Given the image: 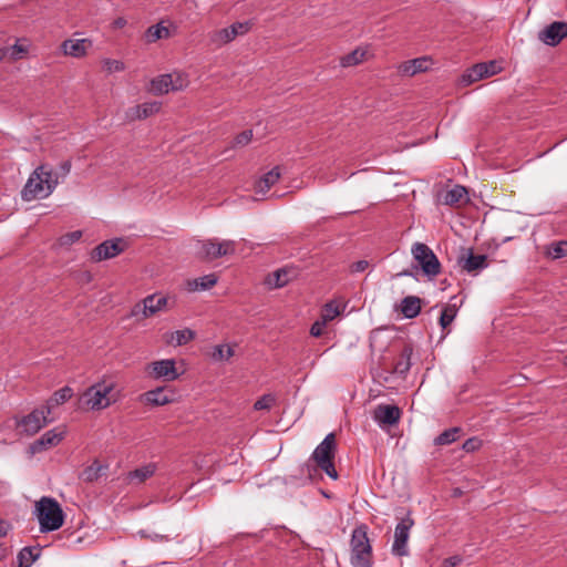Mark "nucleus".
Segmentation results:
<instances>
[{
	"label": "nucleus",
	"mask_w": 567,
	"mask_h": 567,
	"mask_svg": "<svg viewBox=\"0 0 567 567\" xmlns=\"http://www.w3.org/2000/svg\"><path fill=\"white\" fill-rule=\"evenodd\" d=\"M337 453L336 434L329 433L323 441L315 449L309 461L305 464L308 476L312 477V471L316 467L323 471L330 478L337 480L339 477L334 466V458Z\"/></svg>",
	"instance_id": "f257e3e1"
},
{
	"label": "nucleus",
	"mask_w": 567,
	"mask_h": 567,
	"mask_svg": "<svg viewBox=\"0 0 567 567\" xmlns=\"http://www.w3.org/2000/svg\"><path fill=\"white\" fill-rule=\"evenodd\" d=\"M58 185V176L48 164H42L30 175L22 189V198L30 202L49 196Z\"/></svg>",
	"instance_id": "f03ea898"
},
{
	"label": "nucleus",
	"mask_w": 567,
	"mask_h": 567,
	"mask_svg": "<svg viewBox=\"0 0 567 567\" xmlns=\"http://www.w3.org/2000/svg\"><path fill=\"white\" fill-rule=\"evenodd\" d=\"M365 524L358 525L350 538V563L352 567H373V550Z\"/></svg>",
	"instance_id": "7ed1b4c3"
},
{
	"label": "nucleus",
	"mask_w": 567,
	"mask_h": 567,
	"mask_svg": "<svg viewBox=\"0 0 567 567\" xmlns=\"http://www.w3.org/2000/svg\"><path fill=\"white\" fill-rule=\"evenodd\" d=\"M35 514L42 533L58 530L64 524V513L55 498L41 497L35 503Z\"/></svg>",
	"instance_id": "20e7f679"
},
{
	"label": "nucleus",
	"mask_w": 567,
	"mask_h": 567,
	"mask_svg": "<svg viewBox=\"0 0 567 567\" xmlns=\"http://www.w3.org/2000/svg\"><path fill=\"white\" fill-rule=\"evenodd\" d=\"M113 382H97L91 385L80 398V406L85 410L100 411L116 402Z\"/></svg>",
	"instance_id": "39448f33"
},
{
	"label": "nucleus",
	"mask_w": 567,
	"mask_h": 567,
	"mask_svg": "<svg viewBox=\"0 0 567 567\" xmlns=\"http://www.w3.org/2000/svg\"><path fill=\"white\" fill-rule=\"evenodd\" d=\"M412 255L424 275L430 278L436 277L441 272V262L433 250L423 243H415L412 246Z\"/></svg>",
	"instance_id": "423d86ee"
},
{
	"label": "nucleus",
	"mask_w": 567,
	"mask_h": 567,
	"mask_svg": "<svg viewBox=\"0 0 567 567\" xmlns=\"http://www.w3.org/2000/svg\"><path fill=\"white\" fill-rule=\"evenodd\" d=\"M168 298L159 293H153L145 297L141 302L133 306L131 310L132 317L143 315V318H148L157 312L167 309Z\"/></svg>",
	"instance_id": "0eeeda50"
},
{
	"label": "nucleus",
	"mask_w": 567,
	"mask_h": 567,
	"mask_svg": "<svg viewBox=\"0 0 567 567\" xmlns=\"http://www.w3.org/2000/svg\"><path fill=\"white\" fill-rule=\"evenodd\" d=\"M414 525V519L410 515L402 518L394 530V540L392 545V554L399 557L406 556L409 554L408 540L410 537V530Z\"/></svg>",
	"instance_id": "6e6552de"
},
{
	"label": "nucleus",
	"mask_w": 567,
	"mask_h": 567,
	"mask_svg": "<svg viewBox=\"0 0 567 567\" xmlns=\"http://www.w3.org/2000/svg\"><path fill=\"white\" fill-rule=\"evenodd\" d=\"M126 247L127 244L123 238L105 240L91 251V260L100 262L102 260L114 258L122 254Z\"/></svg>",
	"instance_id": "1a4fd4ad"
},
{
	"label": "nucleus",
	"mask_w": 567,
	"mask_h": 567,
	"mask_svg": "<svg viewBox=\"0 0 567 567\" xmlns=\"http://www.w3.org/2000/svg\"><path fill=\"white\" fill-rule=\"evenodd\" d=\"M146 372L154 380L175 381L179 378L174 359H163L147 364Z\"/></svg>",
	"instance_id": "9d476101"
},
{
	"label": "nucleus",
	"mask_w": 567,
	"mask_h": 567,
	"mask_svg": "<svg viewBox=\"0 0 567 567\" xmlns=\"http://www.w3.org/2000/svg\"><path fill=\"white\" fill-rule=\"evenodd\" d=\"M48 415L49 414H47L44 406L41 409H34L28 415H24L20 421H18L17 426L21 427L22 432L27 435H34L50 422Z\"/></svg>",
	"instance_id": "9b49d317"
},
{
	"label": "nucleus",
	"mask_w": 567,
	"mask_h": 567,
	"mask_svg": "<svg viewBox=\"0 0 567 567\" xmlns=\"http://www.w3.org/2000/svg\"><path fill=\"white\" fill-rule=\"evenodd\" d=\"M457 265L463 271L476 275L488 266L487 256L475 255L472 248H462L457 257Z\"/></svg>",
	"instance_id": "f8f14e48"
},
{
	"label": "nucleus",
	"mask_w": 567,
	"mask_h": 567,
	"mask_svg": "<svg viewBox=\"0 0 567 567\" xmlns=\"http://www.w3.org/2000/svg\"><path fill=\"white\" fill-rule=\"evenodd\" d=\"M93 47V41L89 38L66 39L61 45V52L65 56L82 59L85 58Z\"/></svg>",
	"instance_id": "ddd939ff"
},
{
	"label": "nucleus",
	"mask_w": 567,
	"mask_h": 567,
	"mask_svg": "<svg viewBox=\"0 0 567 567\" xmlns=\"http://www.w3.org/2000/svg\"><path fill=\"white\" fill-rule=\"evenodd\" d=\"M567 38V22L555 21L538 33V39L547 45L555 47Z\"/></svg>",
	"instance_id": "4468645a"
},
{
	"label": "nucleus",
	"mask_w": 567,
	"mask_h": 567,
	"mask_svg": "<svg viewBox=\"0 0 567 567\" xmlns=\"http://www.w3.org/2000/svg\"><path fill=\"white\" fill-rule=\"evenodd\" d=\"M402 411L396 405L379 404L373 411V419L380 425H395L399 423Z\"/></svg>",
	"instance_id": "2eb2a0df"
},
{
	"label": "nucleus",
	"mask_w": 567,
	"mask_h": 567,
	"mask_svg": "<svg viewBox=\"0 0 567 567\" xmlns=\"http://www.w3.org/2000/svg\"><path fill=\"white\" fill-rule=\"evenodd\" d=\"M432 65L433 61L430 56H421L402 62L398 66V72L403 76H414L429 71Z\"/></svg>",
	"instance_id": "dca6fc26"
},
{
	"label": "nucleus",
	"mask_w": 567,
	"mask_h": 567,
	"mask_svg": "<svg viewBox=\"0 0 567 567\" xmlns=\"http://www.w3.org/2000/svg\"><path fill=\"white\" fill-rule=\"evenodd\" d=\"M162 104L159 102H147L134 105L125 111L124 118L127 122L147 118L159 112Z\"/></svg>",
	"instance_id": "f3484780"
},
{
	"label": "nucleus",
	"mask_w": 567,
	"mask_h": 567,
	"mask_svg": "<svg viewBox=\"0 0 567 567\" xmlns=\"http://www.w3.org/2000/svg\"><path fill=\"white\" fill-rule=\"evenodd\" d=\"M64 437V432H58L56 429L47 431L39 440L31 445L33 452H41L48 447L58 445Z\"/></svg>",
	"instance_id": "a211bd4d"
},
{
	"label": "nucleus",
	"mask_w": 567,
	"mask_h": 567,
	"mask_svg": "<svg viewBox=\"0 0 567 567\" xmlns=\"http://www.w3.org/2000/svg\"><path fill=\"white\" fill-rule=\"evenodd\" d=\"M173 394L174 393L172 391H167L166 388L159 386L145 392L143 398L147 404L159 406L173 402Z\"/></svg>",
	"instance_id": "6ab92c4d"
},
{
	"label": "nucleus",
	"mask_w": 567,
	"mask_h": 567,
	"mask_svg": "<svg viewBox=\"0 0 567 567\" xmlns=\"http://www.w3.org/2000/svg\"><path fill=\"white\" fill-rule=\"evenodd\" d=\"M217 239L198 240L196 245V256L203 261H213L220 258V254L216 250Z\"/></svg>",
	"instance_id": "aec40b11"
},
{
	"label": "nucleus",
	"mask_w": 567,
	"mask_h": 567,
	"mask_svg": "<svg viewBox=\"0 0 567 567\" xmlns=\"http://www.w3.org/2000/svg\"><path fill=\"white\" fill-rule=\"evenodd\" d=\"M422 309V299L416 296H408L401 300L399 310L406 319L416 318Z\"/></svg>",
	"instance_id": "412c9836"
},
{
	"label": "nucleus",
	"mask_w": 567,
	"mask_h": 567,
	"mask_svg": "<svg viewBox=\"0 0 567 567\" xmlns=\"http://www.w3.org/2000/svg\"><path fill=\"white\" fill-rule=\"evenodd\" d=\"M156 468L157 466L155 463H148L144 466H141L138 468H135L134 471L128 472L125 480L128 484H142L147 478L152 477L155 474Z\"/></svg>",
	"instance_id": "4be33fe9"
},
{
	"label": "nucleus",
	"mask_w": 567,
	"mask_h": 567,
	"mask_svg": "<svg viewBox=\"0 0 567 567\" xmlns=\"http://www.w3.org/2000/svg\"><path fill=\"white\" fill-rule=\"evenodd\" d=\"M370 56L371 54L368 47H359L352 52L343 55L340 59V64L343 68L354 66L367 61Z\"/></svg>",
	"instance_id": "5701e85b"
},
{
	"label": "nucleus",
	"mask_w": 567,
	"mask_h": 567,
	"mask_svg": "<svg viewBox=\"0 0 567 567\" xmlns=\"http://www.w3.org/2000/svg\"><path fill=\"white\" fill-rule=\"evenodd\" d=\"M73 396V389L69 385H65L59 390H56L51 398L47 401L44 409L47 410V414H51L52 409L65 403Z\"/></svg>",
	"instance_id": "b1692460"
},
{
	"label": "nucleus",
	"mask_w": 567,
	"mask_h": 567,
	"mask_svg": "<svg viewBox=\"0 0 567 567\" xmlns=\"http://www.w3.org/2000/svg\"><path fill=\"white\" fill-rule=\"evenodd\" d=\"M467 200V190L461 185H455L452 189L445 192L442 198V203L449 206H455Z\"/></svg>",
	"instance_id": "393cba45"
},
{
	"label": "nucleus",
	"mask_w": 567,
	"mask_h": 567,
	"mask_svg": "<svg viewBox=\"0 0 567 567\" xmlns=\"http://www.w3.org/2000/svg\"><path fill=\"white\" fill-rule=\"evenodd\" d=\"M40 546L23 547L17 556L18 567H30L41 555Z\"/></svg>",
	"instance_id": "a878e982"
},
{
	"label": "nucleus",
	"mask_w": 567,
	"mask_h": 567,
	"mask_svg": "<svg viewBox=\"0 0 567 567\" xmlns=\"http://www.w3.org/2000/svg\"><path fill=\"white\" fill-rule=\"evenodd\" d=\"M290 272L291 270L288 268L277 269L276 271L267 276L266 284L270 288H282L290 282Z\"/></svg>",
	"instance_id": "bb28decb"
},
{
	"label": "nucleus",
	"mask_w": 567,
	"mask_h": 567,
	"mask_svg": "<svg viewBox=\"0 0 567 567\" xmlns=\"http://www.w3.org/2000/svg\"><path fill=\"white\" fill-rule=\"evenodd\" d=\"M487 66L484 63H477L468 69L461 78V83L463 85H470L476 81L487 78Z\"/></svg>",
	"instance_id": "cd10ccee"
},
{
	"label": "nucleus",
	"mask_w": 567,
	"mask_h": 567,
	"mask_svg": "<svg viewBox=\"0 0 567 567\" xmlns=\"http://www.w3.org/2000/svg\"><path fill=\"white\" fill-rule=\"evenodd\" d=\"M413 348L410 344H405L394 363V373L403 375L409 372L411 368V355Z\"/></svg>",
	"instance_id": "c85d7f7f"
},
{
	"label": "nucleus",
	"mask_w": 567,
	"mask_h": 567,
	"mask_svg": "<svg viewBox=\"0 0 567 567\" xmlns=\"http://www.w3.org/2000/svg\"><path fill=\"white\" fill-rule=\"evenodd\" d=\"M280 175V167L275 166L268 173L262 175L260 179L256 183L257 192H266L270 189V187L274 186L279 181Z\"/></svg>",
	"instance_id": "c756f323"
},
{
	"label": "nucleus",
	"mask_w": 567,
	"mask_h": 567,
	"mask_svg": "<svg viewBox=\"0 0 567 567\" xmlns=\"http://www.w3.org/2000/svg\"><path fill=\"white\" fill-rule=\"evenodd\" d=\"M150 91L155 95L166 94L172 91L171 75L162 74L151 81Z\"/></svg>",
	"instance_id": "7c9ffc66"
},
{
	"label": "nucleus",
	"mask_w": 567,
	"mask_h": 567,
	"mask_svg": "<svg viewBox=\"0 0 567 567\" xmlns=\"http://www.w3.org/2000/svg\"><path fill=\"white\" fill-rule=\"evenodd\" d=\"M217 276L215 274L205 275L188 281V289L190 291L207 290L213 288L217 284Z\"/></svg>",
	"instance_id": "2f4dec72"
},
{
	"label": "nucleus",
	"mask_w": 567,
	"mask_h": 567,
	"mask_svg": "<svg viewBox=\"0 0 567 567\" xmlns=\"http://www.w3.org/2000/svg\"><path fill=\"white\" fill-rule=\"evenodd\" d=\"M107 468V465H102L99 461H94L91 465L85 467L81 474V477L86 483H93L97 481Z\"/></svg>",
	"instance_id": "473e14b6"
},
{
	"label": "nucleus",
	"mask_w": 567,
	"mask_h": 567,
	"mask_svg": "<svg viewBox=\"0 0 567 567\" xmlns=\"http://www.w3.org/2000/svg\"><path fill=\"white\" fill-rule=\"evenodd\" d=\"M346 309V303L332 300L327 302L322 308L321 319L326 322L332 321Z\"/></svg>",
	"instance_id": "72a5a7b5"
},
{
	"label": "nucleus",
	"mask_w": 567,
	"mask_h": 567,
	"mask_svg": "<svg viewBox=\"0 0 567 567\" xmlns=\"http://www.w3.org/2000/svg\"><path fill=\"white\" fill-rule=\"evenodd\" d=\"M208 38L209 42L217 48H220L235 40L233 37V31H230L229 28L213 31L208 34Z\"/></svg>",
	"instance_id": "f704fd0d"
},
{
	"label": "nucleus",
	"mask_w": 567,
	"mask_h": 567,
	"mask_svg": "<svg viewBox=\"0 0 567 567\" xmlns=\"http://www.w3.org/2000/svg\"><path fill=\"white\" fill-rule=\"evenodd\" d=\"M462 429L460 426H454L443 431L434 439L435 445H449L454 443L457 439Z\"/></svg>",
	"instance_id": "c9c22d12"
},
{
	"label": "nucleus",
	"mask_w": 567,
	"mask_h": 567,
	"mask_svg": "<svg viewBox=\"0 0 567 567\" xmlns=\"http://www.w3.org/2000/svg\"><path fill=\"white\" fill-rule=\"evenodd\" d=\"M547 255L553 259L567 257V240L551 243L547 247Z\"/></svg>",
	"instance_id": "e433bc0d"
},
{
	"label": "nucleus",
	"mask_w": 567,
	"mask_h": 567,
	"mask_svg": "<svg viewBox=\"0 0 567 567\" xmlns=\"http://www.w3.org/2000/svg\"><path fill=\"white\" fill-rule=\"evenodd\" d=\"M169 35V30L161 24L152 25L147 29L146 40L147 42H155L159 39H165Z\"/></svg>",
	"instance_id": "4c0bfd02"
},
{
	"label": "nucleus",
	"mask_w": 567,
	"mask_h": 567,
	"mask_svg": "<svg viewBox=\"0 0 567 567\" xmlns=\"http://www.w3.org/2000/svg\"><path fill=\"white\" fill-rule=\"evenodd\" d=\"M457 313V309L453 305H447L443 308L441 316H440V326L442 329H446L455 319Z\"/></svg>",
	"instance_id": "58836bf2"
},
{
	"label": "nucleus",
	"mask_w": 567,
	"mask_h": 567,
	"mask_svg": "<svg viewBox=\"0 0 567 567\" xmlns=\"http://www.w3.org/2000/svg\"><path fill=\"white\" fill-rule=\"evenodd\" d=\"M172 79V91H181L188 86V76L183 72L168 73Z\"/></svg>",
	"instance_id": "ea45409f"
},
{
	"label": "nucleus",
	"mask_w": 567,
	"mask_h": 567,
	"mask_svg": "<svg viewBox=\"0 0 567 567\" xmlns=\"http://www.w3.org/2000/svg\"><path fill=\"white\" fill-rule=\"evenodd\" d=\"M102 68L106 73L112 74L116 72H123L125 70V64L120 60L103 59Z\"/></svg>",
	"instance_id": "a19ab883"
},
{
	"label": "nucleus",
	"mask_w": 567,
	"mask_h": 567,
	"mask_svg": "<svg viewBox=\"0 0 567 567\" xmlns=\"http://www.w3.org/2000/svg\"><path fill=\"white\" fill-rule=\"evenodd\" d=\"M81 237H82L81 230L70 231V233H66V234L62 235L61 237H59L58 245L60 247H70L74 243L79 241L81 239Z\"/></svg>",
	"instance_id": "79ce46f5"
},
{
	"label": "nucleus",
	"mask_w": 567,
	"mask_h": 567,
	"mask_svg": "<svg viewBox=\"0 0 567 567\" xmlns=\"http://www.w3.org/2000/svg\"><path fill=\"white\" fill-rule=\"evenodd\" d=\"M234 355V349L229 344H219L215 347L213 358L215 360H228Z\"/></svg>",
	"instance_id": "37998d69"
},
{
	"label": "nucleus",
	"mask_w": 567,
	"mask_h": 567,
	"mask_svg": "<svg viewBox=\"0 0 567 567\" xmlns=\"http://www.w3.org/2000/svg\"><path fill=\"white\" fill-rule=\"evenodd\" d=\"M216 249V251L220 254V257L233 255L236 251V243L234 240H217Z\"/></svg>",
	"instance_id": "c03bdc74"
},
{
	"label": "nucleus",
	"mask_w": 567,
	"mask_h": 567,
	"mask_svg": "<svg viewBox=\"0 0 567 567\" xmlns=\"http://www.w3.org/2000/svg\"><path fill=\"white\" fill-rule=\"evenodd\" d=\"M195 338V332L190 329L177 330L173 333V339L178 346L186 344Z\"/></svg>",
	"instance_id": "a18cd8bd"
},
{
	"label": "nucleus",
	"mask_w": 567,
	"mask_h": 567,
	"mask_svg": "<svg viewBox=\"0 0 567 567\" xmlns=\"http://www.w3.org/2000/svg\"><path fill=\"white\" fill-rule=\"evenodd\" d=\"M274 403L275 398L271 394H265L255 402L254 409L257 411L269 410Z\"/></svg>",
	"instance_id": "49530a36"
},
{
	"label": "nucleus",
	"mask_w": 567,
	"mask_h": 567,
	"mask_svg": "<svg viewBox=\"0 0 567 567\" xmlns=\"http://www.w3.org/2000/svg\"><path fill=\"white\" fill-rule=\"evenodd\" d=\"M228 28L233 31L234 39H236L238 35L246 34L250 30L251 24L249 22H236Z\"/></svg>",
	"instance_id": "de8ad7c7"
},
{
	"label": "nucleus",
	"mask_w": 567,
	"mask_h": 567,
	"mask_svg": "<svg viewBox=\"0 0 567 567\" xmlns=\"http://www.w3.org/2000/svg\"><path fill=\"white\" fill-rule=\"evenodd\" d=\"M482 445H483L482 440H480L476 436H473V437L467 439L463 443L462 449L467 453H472V452L478 451L482 447Z\"/></svg>",
	"instance_id": "09e8293b"
},
{
	"label": "nucleus",
	"mask_w": 567,
	"mask_h": 567,
	"mask_svg": "<svg viewBox=\"0 0 567 567\" xmlns=\"http://www.w3.org/2000/svg\"><path fill=\"white\" fill-rule=\"evenodd\" d=\"M74 280L81 285H87L93 280V275L89 270H80L73 274Z\"/></svg>",
	"instance_id": "8fccbe9b"
},
{
	"label": "nucleus",
	"mask_w": 567,
	"mask_h": 567,
	"mask_svg": "<svg viewBox=\"0 0 567 567\" xmlns=\"http://www.w3.org/2000/svg\"><path fill=\"white\" fill-rule=\"evenodd\" d=\"M10 51H11V58L13 60L21 59V58H23V55H25L28 53L27 47L19 44V43L13 44L11 47Z\"/></svg>",
	"instance_id": "3c124183"
},
{
	"label": "nucleus",
	"mask_w": 567,
	"mask_h": 567,
	"mask_svg": "<svg viewBox=\"0 0 567 567\" xmlns=\"http://www.w3.org/2000/svg\"><path fill=\"white\" fill-rule=\"evenodd\" d=\"M326 323L327 322L323 321V320L322 321H316L311 326V328H310V334L312 337H320L322 334V332H323V328H324Z\"/></svg>",
	"instance_id": "603ef678"
},
{
	"label": "nucleus",
	"mask_w": 567,
	"mask_h": 567,
	"mask_svg": "<svg viewBox=\"0 0 567 567\" xmlns=\"http://www.w3.org/2000/svg\"><path fill=\"white\" fill-rule=\"evenodd\" d=\"M368 267H369V261L368 260H359V261H355V262L351 264L350 271L351 272H362Z\"/></svg>",
	"instance_id": "864d4df0"
},
{
	"label": "nucleus",
	"mask_w": 567,
	"mask_h": 567,
	"mask_svg": "<svg viewBox=\"0 0 567 567\" xmlns=\"http://www.w3.org/2000/svg\"><path fill=\"white\" fill-rule=\"evenodd\" d=\"M254 138L252 130H245L236 137V142H250Z\"/></svg>",
	"instance_id": "5fc2aeb1"
},
{
	"label": "nucleus",
	"mask_w": 567,
	"mask_h": 567,
	"mask_svg": "<svg viewBox=\"0 0 567 567\" xmlns=\"http://www.w3.org/2000/svg\"><path fill=\"white\" fill-rule=\"evenodd\" d=\"M462 558L460 556H452L449 558H445L442 563L443 567H456L461 564Z\"/></svg>",
	"instance_id": "6e6d98bb"
},
{
	"label": "nucleus",
	"mask_w": 567,
	"mask_h": 567,
	"mask_svg": "<svg viewBox=\"0 0 567 567\" xmlns=\"http://www.w3.org/2000/svg\"><path fill=\"white\" fill-rule=\"evenodd\" d=\"M485 66H487V78L498 73L501 70L495 61L485 62Z\"/></svg>",
	"instance_id": "4d7b16f0"
},
{
	"label": "nucleus",
	"mask_w": 567,
	"mask_h": 567,
	"mask_svg": "<svg viewBox=\"0 0 567 567\" xmlns=\"http://www.w3.org/2000/svg\"><path fill=\"white\" fill-rule=\"evenodd\" d=\"M148 539H151L152 542H168L169 540L168 536L161 535V534H152V535L150 534Z\"/></svg>",
	"instance_id": "13d9d810"
},
{
	"label": "nucleus",
	"mask_w": 567,
	"mask_h": 567,
	"mask_svg": "<svg viewBox=\"0 0 567 567\" xmlns=\"http://www.w3.org/2000/svg\"><path fill=\"white\" fill-rule=\"evenodd\" d=\"M114 29H122L126 25V20L123 17H118L113 21Z\"/></svg>",
	"instance_id": "bf43d9fd"
},
{
	"label": "nucleus",
	"mask_w": 567,
	"mask_h": 567,
	"mask_svg": "<svg viewBox=\"0 0 567 567\" xmlns=\"http://www.w3.org/2000/svg\"><path fill=\"white\" fill-rule=\"evenodd\" d=\"M8 533L7 524L4 520L0 519V537L6 536Z\"/></svg>",
	"instance_id": "052dcab7"
},
{
	"label": "nucleus",
	"mask_w": 567,
	"mask_h": 567,
	"mask_svg": "<svg viewBox=\"0 0 567 567\" xmlns=\"http://www.w3.org/2000/svg\"><path fill=\"white\" fill-rule=\"evenodd\" d=\"M463 495V491L460 487H455L452 489V497H461Z\"/></svg>",
	"instance_id": "680f3d73"
},
{
	"label": "nucleus",
	"mask_w": 567,
	"mask_h": 567,
	"mask_svg": "<svg viewBox=\"0 0 567 567\" xmlns=\"http://www.w3.org/2000/svg\"><path fill=\"white\" fill-rule=\"evenodd\" d=\"M8 556V548L3 545H0V560L4 559Z\"/></svg>",
	"instance_id": "e2e57ef3"
},
{
	"label": "nucleus",
	"mask_w": 567,
	"mask_h": 567,
	"mask_svg": "<svg viewBox=\"0 0 567 567\" xmlns=\"http://www.w3.org/2000/svg\"><path fill=\"white\" fill-rule=\"evenodd\" d=\"M412 271L409 269H404L401 272L398 274V276H412Z\"/></svg>",
	"instance_id": "0e129e2a"
},
{
	"label": "nucleus",
	"mask_w": 567,
	"mask_h": 567,
	"mask_svg": "<svg viewBox=\"0 0 567 567\" xmlns=\"http://www.w3.org/2000/svg\"><path fill=\"white\" fill-rule=\"evenodd\" d=\"M138 534H140V536H141L142 538L148 539L150 534H148L147 532H145V530H140V532H138Z\"/></svg>",
	"instance_id": "69168bd1"
},
{
	"label": "nucleus",
	"mask_w": 567,
	"mask_h": 567,
	"mask_svg": "<svg viewBox=\"0 0 567 567\" xmlns=\"http://www.w3.org/2000/svg\"><path fill=\"white\" fill-rule=\"evenodd\" d=\"M70 166H71V165H70V163H69V162H65V163L63 164V169H65L66 172H69Z\"/></svg>",
	"instance_id": "338daca9"
},
{
	"label": "nucleus",
	"mask_w": 567,
	"mask_h": 567,
	"mask_svg": "<svg viewBox=\"0 0 567 567\" xmlns=\"http://www.w3.org/2000/svg\"><path fill=\"white\" fill-rule=\"evenodd\" d=\"M485 145H486V144L477 143L476 148L478 150V148H481V147H483V146H485Z\"/></svg>",
	"instance_id": "774afa93"
}]
</instances>
